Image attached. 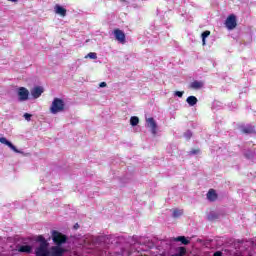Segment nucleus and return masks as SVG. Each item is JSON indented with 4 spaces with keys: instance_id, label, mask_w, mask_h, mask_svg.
<instances>
[{
    "instance_id": "c756f323",
    "label": "nucleus",
    "mask_w": 256,
    "mask_h": 256,
    "mask_svg": "<svg viewBox=\"0 0 256 256\" xmlns=\"http://www.w3.org/2000/svg\"><path fill=\"white\" fill-rule=\"evenodd\" d=\"M201 153L200 149H194L189 152V155H199Z\"/></svg>"
},
{
    "instance_id": "6e6552de",
    "label": "nucleus",
    "mask_w": 256,
    "mask_h": 256,
    "mask_svg": "<svg viewBox=\"0 0 256 256\" xmlns=\"http://www.w3.org/2000/svg\"><path fill=\"white\" fill-rule=\"evenodd\" d=\"M18 100L27 101L29 99V90L25 87H19L17 90Z\"/></svg>"
},
{
    "instance_id": "72a5a7b5",
    "label": "nucleus",
    "mask_w": 256,
    "mask_h": 256,
    "mask_svg": "<svg viewBox=\"0 0 256 256\" xmlns=\"http://www.w3.org/2000/svg\"><path fill=\"white\" fill-rule=\"evenodd\" d=\"M74 229H79V224H78V223H76V224L74 225Z\"/></svg>"
},
{
    "instance_id": "4be33fe9",
    "label": "nucleus",
    "mask_w": 256,
    "mask_h": 256,
    "mask_svg": "<svg viewBox=\"0 0 256 256\" xmlns=\"http://www.w3.org/2000/svg\"><path fill=\"white\" fill-rule=\"evenodd\" d=\"M181 215H183V210H179V209L173 210L172 217H174V219L181 217Z\"/></svg>"
},
{
    "instance_id": "0eeeda50",
    "label": "nucleus",
    "mask_w": 256,
    "mask_h": 256,
    "mask_svg": "<svg viewBox=\"0 0 256 256\" xmlns=\"http://www.w3.org/2000/svg\"><path fill=\"white\" fill-rule=\"evenodd\" d=\"M225 25L229 31H233L237 27V17L234 14H231L227 17Z\"/></svg>"
},
{
    "instance_id": "a878e982",
    "label": "nucleus",
    "mask_w": 256,
    "mask_h": 256,
    "mask_svg": "<svg viewBox=\"0 0 256 256\" xmlns=\"http://www.w3.org/2000/svg\"><path fill=\"white\" fill-rule=\"evenodd\" d=\"M36 241H37L38 243H40V245H42V243H45L46 245H49V242H47L46 239H45V237H43V236H41V235L37 237Z\"/></svg>"
},
{
    "instance_id": "7c9ffc66",
    "label": "nucleus",
    "mask_w": 256,
    "mask_h": 256,
    "mask_svg": "<svg viewBox=\"0 0 256 256\" xmlns=\"http://www.w3.org/2000/svg\"><path fill=\"white\" fill-rule=\"evenodd\" d=\"M23 117H24V119H26V121H31V117H33V115H31L29 113H24Z\"/></svg>"
},
{
    "instance_id": "b1692460",
    "label": "nucleus",
    "mask_w": 256,
    "mask_h": 256,
    "mask_svg": "<svg viewBox=\"0 0 256 256\" xmlns=\"http://www.w3.org/2000/svg\"><path fill=\"white\" fill-rule=\"evenodd\" d=\"M209 35H211V32H210V31H204V32L201 34L203 45H205V40L207 39V37H209Z\"/></svg>"
},
{
    "instance_id": "412c9836",
    "label": "nucleus",
    "mask_w": 256,
    "mask_h": 256,
    "mask_svg": "<svg viewBox=\"0 0 256 256\" xmlns=\"http://www.w3.org/2000/svg\"><path fill=\"white\" fill-rule=\"evenodd\" d=\"M130 125H132V127H137V125H139V117L132 116L130 118Z\"/></svg>"
},
{
    "instance_id": "dca6fc26",
    "label": "nucleus",
    "mask_w": 256,
    "mask_h": 256,
    "mask_svg": "<svg viewBox=\"0 0 256 256\" xmlns=\"http://www.w3.org/2000/svg\"><path fill=\"white\" fill-rule=\"evenodd\" d=\"M208 201H217V192L214 189H210L207 193Z\"/></svg>"
},
{
    "instance_id": "f704fd0d",
    "label": "nucleus",
    "mask_w": 256,
    "mask_h": 256,
    "mask_svg": "<svg viewBox=\"0 0 256 256\" xmlns=\"http://www.w3.org/2000/svg\"><path fill=\"white\" fill-rule=\"evenodd\" d=\"M11 1L12 3H17L19 0H8Z\"/></svg>"
},
{
    "instance_id": "4468645a",
    "label": "nucleus",
    "mask_w": 256,
    "mask_h": 256,
    "mask_svg": "<svg viewBox=\"0 0 256 256\" xmlns=\"http://www.w3.org/2000/svg\"><path fill=\"white\" fill-rule=\"evenodd\" d=\"M242 153L245 159H253L255 157V150L247 149V146L242 150Z\"/></svg>"
},
{
    "instance_id": "cd10ccee",
    "label": "nucleus",
    "mask_w": 256,
    "mask_h": 256,
    "mask_svg": "<svg viewBox=\"0 0 256 256\" xmlns=\"http://www.w3.org/2000/svg\"><path fill=\"white\" fill-rule=\"evenodd\" d=\"M184 137L185 139H191V137H193V132H191V130L186 131Z\"/></svg>"
},
{
    "instance_id": "f8f14e48",
    "label": "nucleus",
    "mask_w": 256,
    "mask_h": 256,
    "mask_svg": "<svg viewBox=\"0 0 256 256\" xmlns=\"http://www.w3.org/2000/svg\"><path fill=\"white\" fill-rule=\"evenodd\" d=\"M54 13H56V15H60V17H67V9L59 4L54 6Z\"/></svg>"
},
{
    "instance_id": "6ab92c4d",
    "label": "nucleus",
    "mask_w": 256,
    "mask_h": 256,
    "mask_svg": "<svg viewBox=\"0 0 256 256\" xmlns=\"http://www.w3.org/2000/svg\"><path fill=\"white\" fill-rule=\"evenodd\" d=\"M160 245L164 251H167L171 247V242L169 240H161Z\"/></svg>"
},
{
    "instance_id": "c9c22d12",
    "label": "nucleus",
    "mask_w": 256,
    "mask_h": 256,
    "mask_svg": "<svg viewBox=\"0 0 256 256\" xmlns=\"http://www.w3.org/2000/svg\"><path fill=\"white\" fill-rule=\"evenodd\" d=\"M172 256H179L178 254H173Z\"/></svg>"
},
{
    "instance_id": "ddd939ff",
    "label": "nucleus",
    "mask_w": 256,
    "mask_h": 256,
    "mask_svg": "<svg viewBox=\"0 0 256 256\" xmlns=\"http://www.w3.org/2000/svg\"><path fill=\"white\" fill-rule=\"evenodd\" d=\"M43 87L41 86H36L31 90V95L34 99H39L41 95H43Z\"/></svg>"
},
{
    "instance_id": "2f4dec72",
    "label": "nucleus",
    "mask_w": 256,
    "mask_h": 256,
    "mask_svg": "<svg viewBox=\"0 0 256 256\" xmlns=\"http://www.w3.org/2000/svg\"><path fill=\"white\" fill-rule=\"evenodd\" d=\"M213 256H223V252L216 251Z\"/></svg>"
},
{
    "instance_id": "c85d7f7f",
    "label": "nucleus",
    "mask_w": 256,
    "mask_h": 256,
    "mask_svg": "<svg viewBox=\"0 0 256 256\" xmlns=\"http://www.w3.org/2000/svg\"><path fill=\"white\" fill-rule=\"evenodd\" d=\"M184 91H175L174 92V97H183V95H184Z\"/></svg>"
},
{
    "instance_id": "393cba45",
    "label": "nucleus",
    "mask_w": 256,
    "mask_h": 256,
    "mask_svg": "<svg viewBox=\"0 0 256 256\" xmlns=\"http://www.w3.org/2000/svg\"><path fill=\"white\" fill-rule=\"evenodd\" d=\"M185 253H187V250L185 249V247H179V248L177 249L176 255H178V256H183V255H185Z\"/></svg>"
},
{
    "instance_id": "7ed1b4c3",
    "label": "nucleus",
    "mask_w": 256,
    "mask_h": 256,
    "mask_svg": "<svg viewBox=\"0 0 256 256\" xmlns=\"http://www.w3.org/2000/svg\"><path fill=\"white\" fill-rule=\"evenodd\" d=\"M123 241H125V237L116 235L96 236L92 238L94 245H106V247L109 245L117 247V245H121Z\"/></svg>"
},
{
    "instance_id": "473e14b6",
    "label": "nucleus",
    "mask_w": 256,
    "mask_h": 256,
    "mask_svg": "<svg viewBox=\"0 0 256 256\" xmlns=\"http://www.w3.org/2000/svg\"><path fill=\"white\" fill-rule=\"evenodd\" d=\"M99 87L103 88V87H107V82H101L99 84Z\"/></svg>"
},
{
    "instance_id": "39448f33",
    "label": "nucleus",
    "mask_w": 256,
    "mask_h": 256,
    "mask_svg": "<svg viewBox=\"0 0 256 256\" xmlns=\"http://www.w3.org/2000/svg\"><path fill=\"white\" fill-rule=\"evenodd\" d=\"M27 239H24L21 244H16V251L18 253H26V255H31L33 253V246L27 244Z\"/></svg>"
},
{
    "instance_id": "1a4fd4ad",
    "label": "nucleus",
    "mask_w": 256,
    "mask_h": 256,
    "mask_svg": "<svg viewBox=\"0 0 256 256\" xmlns=\"http://www.w3.org/2000/svg\"><path fill=\"white\" fill-rule=\"evenodd\" d=\"M147 127L151 129L152 135H157V122L153 117L146 119Z\"/></svg>"
},
{
    "instance_id": "f03ea898",
    "label": "nucleus",
    "mask_w": 256,
    "mask_h": 256,
    "mask_svg": "<svg viewBox=\"0 0 256 256\" xmlns=\"http://www.w3.org/2000/svg\"><path fill=\"white\" fill-rule=\"evenodd\" d=\"M52 241L56 246H52L50 248L49 256H63L67 252V250L61 245L67 243V236L63 235L57 230L52 231Z\"/></svg>"
},
{
    "instance_id": "20e7f679",
    "label": "nucleus",
    "mask_w": 256,
    "mask_h": 256,
    "mask_svg": "<svg viewBox=\"0 0 256 256\" xmlns=\"http://www.w3.org/2000/svg\"><path fill=\"white\" fill-rule=\"evenodd\" d=\"M65 109V102H63L62 99L55 98L52 102V106L50 108V111L53 115H56V113H61Z\"/></svg>"
},
{
    "instance_id": "423d86ee",
    "label": "nucleus",
    "mask_w": 256,
    "mask_h": 256,
    "mask_svg": "<svg viewBox=\"0 0 256 256\" xmlns=\"http://www.w3.org/2000/svg\"><path fill=\"white\" fill-rule=\"evenodd\" d=\"M35 256H49L50 249H49V244L42 243L39 244L38 247L35 249Z\"/></svg>"
},
{
    "instance_id": "bb28decb",
    "label": "nucleus",
    "mask_w": 256,
    "mask_h": 256,
    "mask_svg": "<svg viewBox=\"0 0 256 256\" xmlns=\"http://www.w3.org/2000/svg\"><path fill=\"white\" fill-rule=\"evenodd\" d=\"M89 57V59H97V53L95 52H90L85 56V59H87Z\"/></svg>"
},
{
    "instance_id": "aec40b11",
    "label": "nucleus",
    "mask_w": 256,
    "mask_h": 256,
    "mask_svg": "<svg viewBox=\"0 0 256 256\" xmlns=\"http://www.w3.org/2000/svg\"><path fill=\"white\" fill-rule=\"evenodd\" d=\"M191 89H201V87H203V82H199L197 80H195L194 82H192L190 84Z\"/></svg>"
},
{
    "instance_id": "a211bd4d",
    "label": "nucleus",
    "mask_w": 256,
    "mask_h": 256,
    "mask_svg": "<svg viewBox=\"0 0 256 256\" xmlns=\"http://www.w3.org/2000/svg\"><path fill=\"white\" fill-rule=\"evenodd\" d=\"M198 99L197 97L195 96H189L187 99H186V103H188V105L190 107H195V104L198 103Z\"/></svg>"
},
{
    "instance_id": "2eb2a0df",
    "label": "nucleus",
    "mask_w": 256,
    "mask_h": 256,
    "mask_svg": "<svg viewBox=\"0 0 256 256\" xmlns=\"http://www.w3.org/2000/svg\"><path fill=\"white\" fill-rule=\"evenodd\" d=\"M242 133H245L246 135H251V133H255V127L251 125H245L240 128Z\"/></svg>"
},
{
    "instance_id": "9b49d317",
    "label": "nucleus",
    "mask_w": 256,
    "mask_h": 256,
    "mask_svg": "<svg viewBox=\"0 0 256 256\" xmlns=\"http://www.w3.org/2000/svg\"><path fill=\"white\" fill-rule=\"evenodd\" d=\"M114 36H115L116 41H118L119 43L124 45V43H125V32H123L120 29H115L114 30Z\"/></svg>"
},
{
    "instance_id": "f257e3e1",
    "label": "nucleus",
    "mask_w": 256,
    "mask_h": 256,
    "mask_svg": "<svg viewBox=\"0 0 256 256\" xmlns=\"http://www.w3.org/2000/svg\"><path fill=\"white\" fill-rule=\"evenodd\" d=\"M127 243L129 244L128 248H122L119 255L122 256H131L135 251L137 253H141V251H149V249H153L155 247V243L147 237L143 236H132L127 239Z\"/></svg>"
},
{
    "instance_id": "f3484780",
    "label": "nucleus",
    "mask_w": 256,
    "mask_h": 256,
    "mask_svg": "<svg viewBox=\"0 0 256 256\" xmlns=\"http://www.w3.org/2000/svg\"><path fill=\"white\" fill-rule=\"evenodd\" d=\"M174 241L182 243V245H189V243H191V240L187 239L185 236H178L174 239Z\"/></svg>"
},
{
    "instance_id": "9d476101",
    "label": "nucleus",
    "mask_w": 256,
    "mask_h": 256,
    "mask_svg": "<svg viewBox=\"0 0 256 256\" xmlns=\"http://www.w3.org/2000/svg\"><path fill=\"white\" fill-rule=\"evenodd\" d=\"M0 143H2V145H7V147L14 151V153H21V151H19V149H17V147H15V145H13V143H11V141L7 140L5 137H0Z\"/></svg>"
},
{
    "instance_id": "5701e85b",
    "label": "nucleus",
    "mask_w": 256,
    "mask_h": 256,
    "mask_svg": "<svg viewBox=\"0 0 256 256\" xmlns=\"http://www.w3.org/2000/svg\"><path fill=\"white\" fill-rule=\"evenodd\" d=\"M215 219H219V215L215 212H210L208 214V221H215Z\"/></svg>"
}]
</instances>
